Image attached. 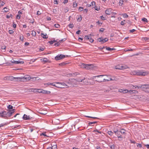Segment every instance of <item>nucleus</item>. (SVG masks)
<instances>
[{
    "label": "nucleus",
    "instance_id": "obj_1",
    "mask_svg": "<svg viewBox=\"0 0 149 149\" xmlns=\"http://www.w3.org/2000/svg\"><path fill=\"white\" fill-rule=\"evenodd\" d=\"M105 76H110L109 75H101L94 76L93 78H95L96 77L99 78L98 79H97V80H95V81L99 83H101L102 82H105L106 81H109L113 80L111 78H109L108 79L102 78L103 77Z\"/></svg>",
    "mask_w": 149,
    "mask_h": 149
},
{
    "label": "nucleus",
    "instance_id": "obj_2",
    "mask_svg": "<svg viewBox=\"0 0 149 149\" xmlns=\"http://www.w3.org/2000/svg\"><path fill=\"white\" fill-rule=\"evenodd\" d=\"M19 78V81H24L29 80L31 78L29 75H26L24 77H18Z\"/></svg>",
    "mask_w": 149,
    "mask_h": 149
},
{
    "label": "nucleus",
    "instance_id": "obj_3",
    "mask_svg": "<svg viewBox=\"0 0 149 149\" xmlns=\"http://www.w3.org/2000/svg\"><path fill=\"white\" fill-rule=\"evenodd\" d=\"M148 72L146 71L143 72L142 70H137V75L145 76L147 75Z\"/></svg>",
    "mask_w": 149,
    "mask_h": 149
},
{
    "label": "nucleus",
    "instance_id": "obj_4",
    "mask_svg": "<svg viewBox=\"0 0 149 149\" xmlns=\"http://www.w3.org/2000/svg\"><path fill=\"white\" fill-rule=\"evenodd\" d=\"M65 56L63 54H58L55 57V59L56 61H58L64 58ZM66 56L67 57L68 56Z\"/></svg>",
    "mask_w": 149,
    "mask_h": 149
},
{
    "label": "nucleus",
    "instance_id": "obj_5",
    "mask_svg": "<svg viewBox=\"0 0 149 149\" xmlns=\"http://www.w3.org/2000/svg\"><path fill=\"white\" fill-rule=\"evenodd\" d=\"M15 111V109H13L12 110H10L8 112L6 111V118L10 117Z\"/></svg>",
    "mask_w": 149,
    "mask_h": 149
},
{
    "label": "nucleus",
    "instance_id": "obj_6",
    "mask_svg": "<svg viewBox=\"0 0 149 149\" xmlns=\"http://www.w3.org/2000/svg\"><path fill=\"white\" fill-rule=\"evenodd\" d=\"M8 80L13 81H19L18 77H14L12 76H8Z\"/></svg>",
    "mask_w": 149,
    "mask_h": 149
},
{
    "label": "nucleus",
    "instance_id": "obj_7",
    "mask_svg": "<svg viewBox=\"0 0 149 149\" xmlns=\"http://www.w3.org/2000/svg\"><path fill=\"white\" fill-rule=\"evenodd\" d=\"M97 40L99 42H102V43H104L107 41L108 40V39L107 38L103 39L102 37H101L98 38Z\"/></svg>",
    "mask_w": 149,
    "mask_h": 149
},
{
    "label": "nucleus",
    "instance_id": "obj_8",
    "mask_svg": "<svg viewBox=\"0 0 149 149\" xmlns=\"http://www.w3.org/2000/svg\"><path fill=\"white\" fill-rule=\"evenodd\" d=\"M115 134L117 136V137L118 138H121V140L119 139V140L121 141L122 140L123 137L121 134V133L120 131H117L116 132H115Z\"/></svg>",
    "mask_w": 149,
    "mask_h": 149
},
{
    "label": "nucleus",
    "instance_id": "obj_9",
    "mask_svg": "<svg viewBox=\"0 0 149 149\" xmlns=\"http://www.w3.org/2000/svg\"><path fill=\"white\" fill-rule=\"evenodd\" d=\"M11 62L12 63L14 64H23L24 63V61H15L13 59L11 61Z\"/></svg>",
    "mask_w": 149,
    "mask_h": 149
},
{
    "label": "nucleus",
    "instance_id": "obj_10",
    "mask_svg": "<svg viewBox=\"0 0 149 149\" xmlns=\"http://www.w3.org/2000/svg\"><path fill=\"white\" fill-rule=\"evenodd\" d=\"M0 117L3 118H6V111H3L0 112Z\"/></svg>",
    "mask_w": 149,
    "mask_h": 149
},
{
    "label": "nucleus",
    "instance_id": "obj_11",
    "mask_svg": "<svg viewBox=\"0 0 149 149\" xmlns=\"http://www.w3.org/2000/svg\"><path fill=\"white\" fill-rule=\"evenodd\" d=\"M93 68V65L91 64H86V69L90 70L91 69Z\"/></svg>",
    "mask_w": 149,
    "mask_h": 149
},
{
    "label": "nucleus",
    "instance_id": "obj_12",
    "mask_svg": "<svg viewBox=\"0 0 149 149\" xmlns=\"http://www.w3.org/2000/svg\"><path fill=\"white\" fill-rule=\"evenodd\" d=\"M31 117H30L29 116H27L25 114H24L23 116V118L25 120H30Z\"/></svg>",
    "mask_w": 149,
    "mask_h": 149
},
{
    "label": "nucleus",
    "instance_id": "obj_13",
    "mask_svg": "<svg viewBox=\"0 0 149 149\" xmlns=\"http://www.w3.org/2000/svg\"><path fill=\"white\" fill-rule=\"evenodd\" d=\"M112 9L111 8H108L105 11V13L107 15H110L111 13Z\"/></svg>",
    "mask_w": 149,
    "mask_h": 149
},
{
    "label": "nucleus",
    "instance_id": "obj_14",
    "mask_svg": "<svg viewBox=\"0 0 149 149\" xmlns=\"http://www.w3.org/2000/svg\"><path fill=\"white\" fill-rule=\"evenodd\" d=\"M41 36L43 38H48V36L46 33L44 34L43 33H41Z\"/></svg>",
    "mask_w": 149,
    "mask_h": 149
},
{
    "label": "nucleus",
    "instance_id": "obj_15",
    "mask_svg": "<svg viewBox=\"0 0 149 149\" xmlns=\"http://www.w3.org/2000/svg\"><path fill=\"white\" fill-rule=\"evenodd\" d=\"M40 92H41V93H43V94H49L50 93V92L49 91L44 90L43 89L42 90V91H40Z\"/></svg>",
    "mask_w": 149,
    "mask_h": 149
},
{
    "label": "nucleus",
    "instance_id": "obj_16",
    "mask_svg": "<svg viewBox=\"0 0 149 149\" xmlns=\"http://www.w3.org/2000/svg\"><path fill=\"white\" fill-rule=\"evenodd\" d=\"M105 48H106V50H107L109 51H112V50H113L115 49L114 48H111L108 47H105Z\"/></svg>",
    "mask_w": 149,
    "mask_h": 149
},
{
    "label": "nucleus",
    "instance_id": "obj_17",
    "mask_svg": "<svg viewBox=\"0 0 149 149\" xmlns=\"http://www.w3.org/2000/svg\"><path fill=\"white\" fill-rule=\"evenodd\" d=\"M91 34L89 35L88 36H86L84 37V39L86 40H88L90 39L91 38Z\"/></svg>",
    "mask_w": 149,
    "mask_h": 149
},
{
    "label": "nucleus",
    "instance_id": "obj_18",
    "mask_svg": "<svg viewBox=\"0 0 149 149\" xmlns=\"http://www.w3.org/2000/svg\"><path fill=\"white\" fill-rule=\"evenodd\" d=\"M79 74L78 72H75L74 73H72L70 74H69V75L70 76H77Z\"/></svg>",
    "mask_w": 149,
    "mask_h": 149
},
{
    "label": "nucleus",
    "instance_id": "obj_19",
    "mask_svg": "<svg viewBox=\"0 0 149 149\" xmlns=\"http://www.w3.org/2000/svg\"><path fill=\"white\" fill-rule=\"evenodd\" d=\"M121 65H117L115 67V69L118 70H122Z\"/></svg>",
    "mask_w": 149,
    "mask_h": 149
},
{
    "label": "nucleus",
    "instance_id": "obj_20",
    "mask_svg": "<svg viewBox=\"0 0 149 149\" xmlns=\"http://www.w3.org/2000/svg\"><path fill=\"white\" fill-rule=\"evenodd\" d=\"M131 74L137 75V70H134L131 72Z\"/></svg>",
    "mask_w": 149,
    "mask_h": 149
},
{
    "label": "nucleus",
    "instance_id": "obj_21",
    "mask_svg": "<svg viewBox=\"0 0 149 149\" xmlns=\"http://www.w3.org/2000/svg\"><path fill=\"white\" fill-rule=\"evenodd\" d=\"M137 87H138V88L139 89L145 88L146 87V85H141V86H137Z\"/></svg>",
    "mask_w": 149,
    "mask_h": 149
},
{
    "label": "nucleus",
    "instance_id": "obj_22",
    "mask_svg": "<svg viewBox=\"0 0 149 149\" xmlns=\"http://www.w3.org/2000/svg\"><path fill=\"white\" fill-rule=\"evenodd\" d=\"M82 17L80 15L79 16H78V17L77 18V21L79 22H80L82 20Z\"/></svg>",
    "mask_w": 149,
    "mask_h": 149
},
{
    "label": "nucleus",
    "instance_id": "obj_23",
    "mask_svg": "<svg viewBox=\"0 0 149 149\" xmlns=\"http://www.w3.org/2000/svg\"><path fill=\"white\" fill-rule=\"evenodd\" d=\"M121 68H122V70L126 69L129 68V67L127 65H121Z\"/></svg>",
    "mask_w": 149,
    "mask_h": 149
},
{
    "label": "nucleus",
    "instance_id": "obj_24",
    "mask_svg": "<svg viewBox=\"0 0 149 149\" xmlns=\"http://www.w3.org/2000/svg\"><path fill=\"white\" fill-rule=\"evenodd\" d=\"M56 84H61V85H62L63 86H67V87H68L69 86H68L65 83H59V82H56Z\"/></svg>",
    "mask_w": 149,
    "mask_h": 149
},
{
    "label": "nucleus",
    "instance_id": "obj_25",
    "mask_svg": "<svg viewBox=\"0 0 149 149\" xmlns=\"http://www.w3.org/2000/svg\"><path fill=\"white\" fill-rule=\"evenodd\" d=\"M42 89H34V90L33 91L34 92H38L39 93H41V92H40V91H42Z\"/></svg>",
    "mask_w": 149,
    "mask_h": 149
},
{
    "label": "nucleus",
    "instance_id": "obj_26",
    "mask_svg": "<svg viewBox=\"0 0 149 149\" xmlns=\"http://www.w3.org/2000/svg\"><path fill=\"white\" fill-rule=\"evenodd\" d=\"M107 134L110 135V136H112L113 134V132H112L111 131H108V132H107Z\"/></svg>",
    "mask_w": 149,
    "mask_h": 149
},
{
    "label": "nucleus",
    "instance_id": "obj_27",
    "mask_svg": "<svg viewBox=\"0 0 149 149\" xmlns=\"http://www.w3.org/2000/svg\"><path fill=\"white\" fill-rule=\"evenodd\" d=\"M86 64L82 63L80 65V66L82 68L86 69Z\"/></svg>",
    "mask_w": 149,
    "mask_h": 149
},
{
    "label": "nucleus",
    "instance_id": "obj_28",
    "mask_svg": "<svg viewBox=\"0 0 149 149\" xmlns=\"http://www.w3.org/2000/svg\"><path fill=\"white\" fill-rule=\"evenodd\" d=\"M125 0H120L119 2V5L120 6H122V5L123 4L124 1Z\"/></svg>",
    "mask_w": 149,
    "mask_h": 149
},
{
    "label": "nucleus",
    "instance_id": "obj_29",
    "mask_svg": "<svg viewBox=\"0 0 149 149\" xmlns=\"http://www.w3.org/2000/svg\"><path fill=\"white\" fill-rule=\"evenodd\" d=\"M125 130L124 129H121L120 131L121 134H125Z\"/></svg>",
    "mask_w": 149,
    "mask_h": 149
},
{
    "label": "nucleus",
    "instance_id": "obj_30",
    "mask_svg": "<svg viewBox=\"0 0 149 149\" xmlns=\"http://www.w3.org/2000/svg\"><path fill=\"white\" fill-rule=\"evenodd\" d=\"M3 10H4L3 12L5 13L8 12L9 10V9L7 8L6 7L4 8L3 9Z\"/></svg>",
    "mask_w": 149,
    "mask_h": 149
},
{
    "label": "nucleus",
    "instance_id": "obj_31",
    "mask_svg": "<svg viewBox=\"0 0 149 149\" xmlns=\"http://www.w3.org/2000/svg\"><path fill=\"white\" fill-rule=\"evenodd\" d=\"M51 147L52 149H56L57 148V146L56 145H53L52 146V144H51Z\"/></svg>",
    "mask_w": 149,
    "mask_h": 149
},
{
    "label": "nucleus",
    "instance_id": "obj_32",
    "mask_svg": "<svg viewBox=\"0 0 149 149\" xmlns=\"http://www.w3.org/2000/svg\"><path fill=\"white\" fill-rule=\"evenodd\" d=\"M36 32L35 31H32V33L31 34L33 36H35L36 35Z\"/></svg>",
    "mask_w": 149,
    "mask_h": 149
},
{
    "label": "nucleus",
    "instance_id": "obj_33",
    "mask_svg": "<svg viewBox=\"0 0 149 149\" xmlns=\"http://www.w3.org/2000/svg\"><path fill=\"white\" fill-rule=\"evenodd\" d=\"M54 84V83H52V86H55V87H57V88H64V87H60V86H57L56 85V84Z\"/></svg>",
    "mask_w": 149,
    "mask_h": 149
},
{
    "label": "nucleus",
    "instance_id": "obj_34",
    "mask_svg": "<svg viewBox=\"0 0 149 149\" xmlns=\"http://www.w3.org/2000/svg\"><path fill=\"white\" fill-rule=\"evenodd\" d=\"M122 15L124 18H127L128 17V15L126 13L123 14Z\"/></svg>",
    "mask_w": 149,
    "mask_h": 149
},
{
    "label": "nucleus",
    "instance_id": "obj_35",
    "mask_svg": "<svg viewBox=\"0 0 149 149\" xmlns=\"http://www.w3.org/2000/svg\"><path fill=\"white\" fill-rule=\"evenodd\" d=\"M48 60L47 58H45L43 59V61L44 63H47L48 62Z\"/></svg>",
    "mask_w": 149,
    "mask_h": 149
},
{
    "label": "nucleus",
    "instance_id": "obj_36",
    "mask_svg": "<svg viewBox=\"0 0 149 149\" xmlns=\"http://www.w3.org/2000/svg\"><path fill=\"white\" fill-rule=\"evenodd\" d=\"M77 6V3L76 2V1L74 2L73 4V7L74 8H75Z\"/></svg>",
    "mask_w": 149,
    "mask_h": 149
},
{
    "label": "nucleus",
    "instance_id": "obj_37",
    "mask_svg": "<svg viewBox=\"0 0 149 149\" xmlns=\"http://www.w3.org/2000/svg\"><path fill=\"white\" fill-rule=\"evenodd\" d=\"M19 39L21 41H23V40L24 36L23 35L20 36Z\"/></svg>",
    "mask_w": 149,
    "mask_h": 149
},
{
    "label": "nucleus",
    "instance_id": "obj_38",
    "mask_svg": "<svg viewBox=\"0 0 149 149\" xmlns=\"http://www.w3.org/2000/svg\"><path fill=\"white\" fill-rule=\"evenodd\" d=\"M8 108L9 109H13V107L12 106L10 105H9L8 106Z\"/></svg>",
    "mask_w": 149,
    "mask_h": 149
},
{
    "label": "nucleus",
    "instance_id": "obj_39",
    "mask_svg": "<svg viewBox=\"0 0 149 149\" xmlns=\"http://www.w3.org/2000/svg\"><path fill=\"white\" fill-rule=\"evenodd\" d=\"M67 63H65V62H63L59 64V65L60 66H64L66 64H67Z\"/></svg>",
    "mask_w": 149,
    "mask_h": 149
},
{
    "label": "nucleus",
    "instance_id": "obj_40",
    "mask_svg": "<svg viewBox=\"0 0 149 149\" xmlns=\"http://www.w3.org/2000/svg\"><path fill=\"white\" fill-rule=\"evenodd\" d=\"M123 93H125L128 92V90L126 89H123Z\"/></svg>",
    "mask_w": 149,
    "mask_h": 149
},
{
    "label": "nucleus",
    "instance_id": "obj_41",
    "mask_svg": "<svg viewBox=\"0 0 149 149\" xmlns=\"http://www.w3.org/2000/svg\"><path fill=\"white\" fill-rule=\"evenodd\" d=\"M97 122V121H95L93 122H89V125H91L92 124H93L96 123Z\"/></svg>",
    "mask_w": 149,
    "mask_h": 149
},
{
    "label": "nucleus",
    "instance_id": "obj_42",
    "mask_svg": "<svg viewBox=\"0 0 149 149\" xmlns=\"http://www.w3.org/2000/svg\"><path fill=\"white\" fill-rule=\"evenodd\" d=\"M85 80V78H84V79H78V80H77V81H80V82H84V80Z\"/></svg>",
    "mask_w": 149,
    "mask_h": 149
},
{
    "label": "nucleus",
    "instance_id": "obj_43",
    "mask_svg": "<svg viewBox=\"0 0 149 149\" xmlns=\"http://www.w3.org/2000/svg\"><path fill=\"white\" fill-rule=\"evenodd\" d=\"M68 26L69 28L72 29L74 27V25L72 24H70L68 25Z\"/></svg>",
    "mask_w": 149,
    "mask_h": 149
},
{
    "label": "nucleus",
    "instance_id": "obj_44",
    "mask_svg": "<svg viewBox=\"0 0 149 149\" xmlns=\"http://www.w3.org/2000/svg\"><path fill=\"white\" fill-rule=\"evenodd\" d=\"M142 20L144 22H148V21L147 19L143 18L142 19Z\"/></svg>",
    "mask_w": 149,
    "mask_h": 149
},
{
    "label": "nucleus",
    "instance_id": "obj_45",
    "mask_svg": "<svg viewBox=\"0 0 149 149\" xmlns=\"http://www.w3.org/2000/svg\"><path fill=\"white\" fill-rule=\"evenodd\" d=\"M60 42H57V43H55L54 44V45L55 46H58L60 45Z\"/></svg>",
    "mask_w": 149,
    "mask_h": 149
},
{
    "label": "nucleus",
    "instance_id": "obj_46",
    "mask_svg": "<svg viewBox=\"0 0 149 149\" xmlns=\"http://www.w3.org/2000/svg\"><path fill=\"white\" fill-rule=\"evenodd\" d=\"M137 146L139 148H141L142 147V145L141 144L136 143Z\"/></svg>",
    "mask_w": 149,
    "mask_h": 149
},
{
    "label": "nucleus",
    "instance_id": "obj_47",
    "mask_svg": "<svg viewBox=\"0 0 149 149\" xmlns=\"http://www.w3.org/2000/svg\"><path fill=\"white\" fill-rule=\"evenodd\" d=\"M54 26L56 28H59L60 27V25L58 24H55Z\"/></svg>",
    "mask_w": 149,
    "mask_h": 149
},
{
    "label": "nucleus",
    "instance_id": "obj_48",
    "mask_svg": "<svg viewBox=\"0 0 149 149\" xmlns=\"http://www.w3.org/2000/svg\"><path fill=\"white\" fill-rule=\"evenodd\" d=\"M75 80L74 79H69V81H70L71 82V83H72V82H73L74 81H75Z\"/></svg>",
    "mask_w": 149,
    "mask_h": 149
},
{
    "label": "nucleus",
    "instance_id": "obj_49",
    "mask_svg": "<svg viewBox=\"0 0 149 149\" xmlns=\"http://www.w3.org/2000/svg\"><path fill=\"white\" fill-rule=\"evenodd\" d=\"M7 125V124L6 123H2L1 124H0V127H2L4 126L5 125Z\"/></svg>",
    "mask_w": 149,
    "mask_h": 149
},
{
    "label": "nucleus",
    "instance_id": "obj_50",
    "mask_svg": "<svg viewBox=\"0 0 149 149\" xmlns=\"http://www.w3.org/2000/svg\"><path fill=\"white\" fill-rule=\"evenodd\" d=\"M21 15H20L19 14H18V15H17V17H16V18L18 19H20V18H21Z\"/></svg>",
    "mask_w": 149,
    "mask_h": 149
},
{
    "label": "nucleus",
    "instance_id": "obj_51",
    "mask_svg": "<svg viewBox=\"0 0 149 149\" xmlns=\"http://www.w3.org/2000/svg\"><path fill=\"white\" fill-rule=\"evenodd\" d=\"M85 117H88V118H92L93 119H98V118H97V117H91V116H85Z\"/></svg>",
    "mask_w": 149,
    "mask_h": 149
},
{
    "label": "nucleus",
    "instance_id": "obj_52",
    "mask_svg": "<svg viewBox=\"0 0 149 149\" xmlns=\"http://www.w3.org/2000/svg\"><path fill=\"white\" fill-rule=\"evenodd\" d=\"M105 30V29L104 28H101L99 30V31L100 32H103Z\"/></svg>",
    "mask_w": 149,
    "mask_h": 149
},
{
    "label": "nucleus",
    "instance_id": "obj_53",
    "mask_svg": "<svg viewBox=\"0 0 149 149\" xmlns=\"http://www.w3.org/2000/svg\"><path fill=\"white\" fill-rule=\"evenodd\" d=\"M14 32V31L12 30H9L8 31V33L10 34H12Z\"/></svg>",
    "mask_w": 149,
    "mask_h": 149
},
{
    "label": "nucleus",
    "instance_id": "obj_54",
    "mask_svg": "<svg viewBox=\"0 0 149 149\" xmlns=\"http://www.w3.org/2000/svg\"><path fill=\"white\" fill-rule=\"evenodd\" d=\"M93 132H98V133H99L100 134H101L102 133V132L98 131L97 130H94Z\"/></svg>",
    "mask_w": 149,
    "mask_h": 149
},
{
    "label": "nucleus",
    "instance_id": "obj_55",
    "mask_svg": "<svg viewBox=\"0 0 149 149\" xmlns=\"http://www.w3.org/2000/svg\"><path fill=\"white\" fill-rule=\"evenodd\" d=\"M110 147L111 149H114V148H115L114 145H111Z\"/></svg>",
    "mask_w": 149,
    "mask_h": 149
},
{
    "label": "nucleus",
    "instance_id": "obj_56",
    "mask_svg": "<svg viewBox=\"0 0 149 149\" xmlns=\"http://www.w3.org/2000/svg\"><path fill=\"white\" fill-rule=\"evenodd\" d=\"M136 31V30L134 29H132V30H130V32L133 33L135 31Z\"/></svg>",
    "mask_w": 149,
    "mask_h": 149
},
{
    "label": "nucleus",
    "instance_id": "obj_57",
    "mask_svg": "<svg viewBox=\"0 0 149 149\" xmlns=\"http://www.w3.org/2000/svg\"><path fill=\"white\" fill-rule=\"evenodd\" d=\"M133 93L136 94L138 92L137 91L135 90H132Z\"/></svg>",
    "mask_w": 149,
    "mask_h": 149
},
{
    "label": "nucleus",
    "instance_id": "obj_58",
    "mask_svg": "<svg viewBox=\"0 0 149 149\" xmlns=\"http://www.w3.org/2000/svg\"><path fill=\"white\" fill-rule=\"evenodd\" d=\"M83 9V7H80L79 8V10H80V11H82Z\"/></svg>",
    "mask_w": 149,
    "mask_h": 149
},
{
    "label": "nucleus",
    "instance_id": "obj_59",
    "mask_svg": "<svg viewBox=\"0 0 149 149\" xmlns=\"http://www.w3.org/2000/svg\"><path fill=\"white\" fill-rule=\"evenodd\" d=\"M125 22V20H124L123 21H122L120 23V24L121 25H124L125 24V23L124 22Z\"/></svg>",
    "mask_w": 149,
    "mask_h": 149
},
{
    "label": "nucleus",
    "instance_id": "obj_60",
    "mask_svg": "<svg viewBox=\"0 0 149 149\" xmlns=\"http://www.w3.org/2000/svg\"><path fill=\"white\" fill-rule=\"evenodd\" d=\"M91 4H92V6H95V4H96V3H95V1H93L91 2Z\"/></svg>",
    "mask_w": 149,
    "mask_h": 149
},
{
    "label": "nucleus",
    "instance_id": "obj_61",
    "mask_svg": "<svg viewBox=\"0 0 149 149\" xmlns=\"http://www.w3.org/2000/svg\"><path fill=\"white\" fill-rule=\"evenodd\" d=\"M89 41L91 43L93 42L94 41V40L91 37L89 39Z\"/></svg>",
    "mask_w": 149,
    "mask_h": 149
},
{
    "label": "nucleus",
    "instance_id": "obj_62",
    "mask_svg": "<svg viewBox=\"0 0 149 149\" xmlns=\"http://www.w3.org/2000/svg\"><path fill=\"white\" fill-rule=\"evenodd\" d=\"M8 76H6L4 78V79L5 80H8Z\"/></svg>",
    "mask_w": 149,
    "mask_h": 149
},
{
    "label": "nucleus",
    "instance_id": "obj_63",
    "mask_svg": "<svg viewBox=\"0 0 149 149\" xmlns=\"http://www.w3.org/2000/svg\"><path fill=\"white\" fill-rule=\"evenodd\" d=\"M54 4H57L58 3V1L57 0L54 1Z\"/></svg>",
    "mask_w": 149,
    "mask_h": 149
},
{
    "label": "nucleus",
    "instance_id": "obj_64",
    "mask_svg": "<svg viewBox=\"0 0 149 149\" xmlns=\"http://www.w3.org/2000/svg\"><path fill=\"white\" fill-rule=\"evenodd\" d=\"M66 40V38H64V39H62L61 40H60L59 41V42H60V43H61V42L62 41H65Z\"/></svg>",
    "mask_w": 149,
    "mask_h": 149
}]
</instances>
